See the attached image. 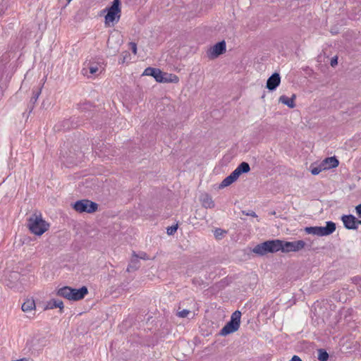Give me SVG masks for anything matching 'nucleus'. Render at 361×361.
<instances>
[{
	"label": "nucleus",
	"mask_w": 361,
	"mask_h": 361,
	"mask_svg": "<svg viewBox=\"0 0 361 361\" xmlns=\"http://www.w3.org/2000/svg\"><path fill=\"white\" fill-rule=\"evenodd\" d=\"M355 211H356L357 216L360 218H361V204H360L355 207Z\"/></svg>",
	"instance_id": "nucleus-35"
},
{
	"label": "nucleus",
	"mask_w": 361,
	"mask_h": 361,
	"mask_svg": "<svg viewBox=\"0 0 361 361\" xmlns=\"http://www.w3.org/2000/svg\"><path fill=\"white\" fill-rule=\"evenodd\" d=\"M252 252L255 254L260 255V256H263L267 253H270L267 240L264 243L257 245L253 248Z\"/></svg>",
	"instance_id": "nucleus-14"
},
{
	"label": "nucleus",
	"mask_w": 361,
	"mask_h": 361,
	"mask_svg": "<svg viewBox=\"0 0 361 361\" xmlns=\"http://www.w3.org/2000/svg\"><path fill=\"white\" fill-rule=\"evenodd\" d=\"M295 99V94H293L291 97H288L286 95H281L279 99V102L286 105L289 108H294L295 106V104L294 102Z\"/></svg>",
	"instance_id": "nucleus-16"
},
{
	"label": "nucleus",
	"mask_w": 361,
	"mask_h": 361,
	"mask_svg": "<svg viewBox=\"0 0 361 361\" xmlns=\"http://www.w3.org/2000/svg\"><path fill=\"white\" fill-rule=\"evenodd\" d=\"M344 226L349 230L357 228V225L361 224V220L356 219L353 215H343L341 218Z\"/></svg>",
	"instance_id": "nucleus-9"
},
{
	"label": "nucleus",
	"mask_w": 361,
	"mask_h": 361,
	"mask_svg": "<svg viewBox=\"0 0 361 361\" xmlns=\"http://www.w3.org/2000/svg\"><path fill=\"white\" fill-rule=\"evenodd\" d=\"M336 224L333 221H326L325 226H310L305 227V231L307 234L317 236H326L336 231Z\"/></svg>",
	"instance_id": "nucleus-2"
},
{
	"label": "nucleus",
	"mask_w": 361,
	"mask_h": 361,
	"mask_svg": "<svg viewBox=\"0 0 361 361\" xmlns=\"http://www.w3.org/2000/svg\"><path fill=\"white\" fill-rule=\"evenodd\" d=\"M48 307L50 309L59 308L61 310L63 308V302L58 299L51 300L49 304Z\"/></svg>",
	"instance_id": "nucleus-22"
},
{
	"label": "nucleus",
	"mask_w": 361,
	"mask_h": 361,
	"mask_svg": "<svg viewBox=\"0 0 361 361\" xmlns=\"http://www.w3.org/2000/svg\"><path fill=\"white\" fill-rule=\"evenodd\" d=\"M120 4V0H114L112 2V5L110 7L106 8L107 11V13L105 16L106 24L118 22L121 17Z\"/></svg>",
	"instance_id": "nucleus-5"
},
{
	"label": "nucleus",
	"mask_w": 361,
	"mask_h": 361,
	"mask_svg": "<svg viewBox=\"0 0 361 361\" xmlns=\"http://www.w3.org/2000/svg\"><path fill=\"white\" fill-rule=\"evenodd\" d=\"M88 293V290L86 286H82L79 289L73 288V291L71 294V300H80L85 298V296Z\"/></svg>",
	"instance_id": "nucleus-13"
},
{
	"label": "nucleus",
	"mask_w": 361,
	"mask_h": 361,
	"mask_svg": "<svg viewBox=\"0 0 361 361\" xmlns=\"http://www.w3.org/2000/svg\"><path fill=\"white\" fill-rule=\"evenodd\" d=\"M241 312L238 310L235 311L231 317V320L221 329L220 335L226 336L233 333L240 327Z\"/></svg>",
	"instance_id": "nucleus-4"
},
{
	"label": "nucleus",
	"mask_w": 361,
	"mask_h": 361,
	"mask_svg": "<svg viewBox=\"0 0 361 361\" xmlns=\"http://www.w3.org/2000/svg\"><path fill=\"white\" fill-rule=\"evenodd\" d=\"M32 104H31L30 102L28 104V108L30 109V111H32Z\"/></svg>",
	"instance_id": "nucleus-39"
},
{
	"label": "nucleus",
	"mask_w": 361,
	"mask_h": 361,
	"mask_svg": "<svg viewBox=\"0 0 361 361\" xmlns=\"http://www.w3.org/2000/svg\"><path fill=\"white\" fill-rule=\"evenodd\" d=\"M73 207L76 212L79 213L86 212L88 214H92L97 210L98 204L89 200L84 199L75 202Z\"/></svg>",
	"instance_id": "nucleus-6"
},
{
	"label": "nucleus",
	"mask_w": 361,
	"mask_h": 361,
	"mask_svg": "<svg viewBox=\"0 0 361 361\" xmlns=\"http://www.w3.org/2000/svg\"><path fill=\"white\" fill-rule=\"evenodd\" d=\"M226 45L225 41H221L212 47H211L207 51V56L209 59H216L221 54L226 51Z\"/></svg>",
	"instance_id": "nucleus-8"
},
{
	"label": "nucleus",
	"mask_w": 361,
	"mask_h": 361,
	"mask_svg": "<svg viewBox=\"0 0 361 361\" xmlns=\"http://www.w3.org/2000/svg\"><path fill=\"white\" fill-rule=\"evenodd\" d=\"M86 66L87 68L89 69V71L91 74H95L99 71L100 73L102 71V64L97 62L90 61L88 63H87Z\"/></svg>",
	"instance_id": "nucleus-17"
},
{
	"label": "nucleus",
	"mask_w": 361,
	"mask_h": 361,
	"mask_svg": "<svg viewBox=\"0 0 361 361\" xmlns=\"http://www.w3.org/2000/svg\"><path fill=\"white\" fill-rule=\"evenodd\" d=\"M310 171H311V173H312V175H318L320 172H322L324 170L322 169L321 165L319 164V165L315 166H313V165H311Z\"/></svg>",
	"instance_id": "nucleus-28"
},
{
	"label": "nucleus",
	"mask_w": 361,
	"mask_h": 361,
	"mask_svg": "<svg viewBox=\"0 0 361 361\" xmlns=\"http://www.w3.org/2000/svg\"><path fill=\"white\" fill-rule=\"evenodd\" d=\"M73 291V288H71L69 286H64L63 288H61L59 289L57 294L59 296L63 297L68 300H71V294Z\"/></svg>",
	"instance_id": "nucleus-18"
},
{
	"label": "nucleus",
	"mask_w": 361,
	"mask_h": 361,
	"mask_svg": "<svg viewBox=\"0 0 361 361\" xmlns=\"http://www.w3.org/2000/svg\"><path fill=\"white\" fill-rule=\"evenodd\" d=\"M129 47L131 49L133 53L134 54H137V44H136V43L133 42H130L129 43Z\"/></svg>",
	"instance_id": "nucleus-33"
},
{
	"label": "nucleus",
	"mask_w": 361,
	"mask_h": 361,
	"mask_svg": "<svg viewBox=\"0 0 361 361\" xmlns=\"http://www.w3.org/2000/svg\"><path fill=\"white\" fill-rule=\"evenodd\" d=\"M177 229H178L177 224L171 226L167 228V234L168 235H173L174 233L177 231Z\"/></svg>",
	"instance_id": "nucleus-30"
},
{
	"label": "nucleus",
	"mask_w": 361,
	"mask_h": 361,
	"mask_svg": "<svg viewBox=\"0 0 361 361\" xmlns=\"http://www.w3.org/2000/svg\"><path fill=\"white\" fill-rule=\"evenodd\" d=\"M138 263H139L138 259H135V258L131 260V263L128 265V267L127 268V271L130 272L131 271L136 270L137 269H138V267H139Z\"/></svg>",
	"instance_id": "nucleus-27"
},
{
	"label": "nucleus",
	"mask_w": 361,
	"mask_h": 361,
	"mask_svg": "<svg viewBox=\"0 0 361 361\" xmlns=\"http://www.w3.org/2000/svg\"><path fill=\"white\" fill-rule=\"evenodd\" d=\"M246 215L247 216H253V217H257V214L255 212L253 211H250L249 212L246 213Z\"/></svg>",
	"instance_id": "nucleus-38"
},
{
	"label": "nucleus",
	"mask_w": 361,
	"mask_h": 361,
	"mask_svg": "<svg viewBox=\"0 0 361 361\" xmlns=\"http://www.w3.org/2000/svg\"><path fill=\"white\" fill-rule=\"evenodd\" d=\"M27 226L35 235H42L49 229V224L42 219L40 214L35 213L28 219Z\"/></svg>",
	"instance_id": "nucleus-1"
},
{
	"label": "nucleus",
	"mask_w": 361,
	"mask_h": 361,
	"mask_svg": "<svg viewBox=\"0 0 361 361\" xmlns=\"http://www.w3.org/2000/svg\"><path fill=\"white\" fill-rule=\"evenodd\" d=\"M35 308V302L33 299H27L22 305V310L25 312L32 311Z\"/></svg>",
	"instance_id": "nucleus-19"
},
{
	"label": "nucleus",
	"mask_w": 361,
	"mask_h": 361,
	"mask_svg": "<svg viewBox=\"0 0 361 361\" xmlns=\"http://www.w3.org/2000/svg\"><path fill=\"white\" fill-rule=\"evenodd\" d=\"M201 201L202 203L203 207L205 208H213L214 207V202L212 200L211 196H209L207 194H205L202 196Z\"/></svg>",
	"instance_id": "nucleus-20"
},
{
	"label": "nucleus",
	"mask_w": 361,
	"mask_h": 361,
	"mask_svg": "<svg viewBox=\"0 0 361 361\" xmlns=\"http://www.w3.org/2000/svg\"><path fill=\"white\" fill-rule=\"evenodd\" d=\"M290 361H302L298 355H293Z\"/></svg>",
	"instance_id": "nucleus-37"
},
{
	"label": "nucleus",
	"mask_w": 361,
	"mask_h": 361,
	"mask_svg": "<svg viewBox=\"0 0 361 361\" xmlns=\"http://www.w3.org/2000/svg\"><path fill=\"white\" fill-rule=\"evenodd\" d=\"M270 253H274L282 250V240L279 239L267 240Z\"/></svg>",
	"instance_id": "nucleus-15"
},
{
	"label": "nucleus",
	"mask_w": 361,
	"mask_h": 361,
	"mask_svg": "<svg viewBox=\"0 0 361 361\" xmlns=\"http://www.w3.org/2000/svg\"><path fill=\"white\" fill-rule=\"evenodd\" d=\"M338 164L339 161L335 157H331L324 159L319 164L322 166V169L324 171L336 168L338 166Z\"/></svg>",
	"instance_id": "nucleus-12"
},
{
	"label": "nucleus",
	"mask_w": 361,
	"mask_h": 361,
	"mask_svg": "<svg viewBox=\"0 0 361 361\" xmlns=\"http://www.w3.org/2000/svg\"><path fill=\"white\" fill-rule=\"evenodd\" d=\"M189 313H190L189 310H183L181 311L178 312L177 315L179 317L184 318V317H188Z\"/></svg>",
	"instance_id": "nucleus-31"
},
{
	"label": "nucleus",
	"mask_w": 361,
	"mask_h": 361,
	"mask_svg": "<svg viewBox=\"0 0 361 361\" xmlns=\"http://www.w3.org/2000/svg\"><path fill=\"white\" fill-rule=\"evenodd\" d=\"M133 257H135V259H137L138 258L142 259H149V257L145 252H141L139 255H136L135 252H134Z\"/></svg>",
	"instance_id": "nucleus-29"
},
{
	"label": "nucleus",
	"mask_w": 361,
	"mask_h": 361,
	"mask_svg": "<svg viewBox=\"0 0 361 361\" xmlns=\"http://www.w3.org/2000/svg\"><path fill=\"white\" fill-rule=\"evenodd\" d=\"M317 358L319 361H326L329 358V354L326 350L320 348L317 350Z\"/></svg>",
	"instance_id": "nucleus-26"
},
{
	"label": "nucleus",
	"mask_w": 361,
	"mask_h": 361,
	"mask_svg": "<svg viewBox=\"0 0 361 361\" xmlns=\"http://www.w3.org/2000/svg\"><path fill=\"white\" fill-rule=\"evenodd\" d=\"M337 63H338V58L337 57L332 58V59L331 60V66H334Z\"/></svg>",
	"instance_id": "nucleus-36"
},
{
	"label": "nucleus",
	"mask_w": 361,
	"mask_h": 361,
	"mask_svg": "<svg viewBox=\"0 0 361 361\" xmlns=\"http://www.w3.org/2000/svg\"><path fill=\"white\" fill-rule=\"evenodd\" d=\"M178 81H179L178 77L174 74H169V73L163 74V80H161V82L177 83Z\"/></svg>",
	"instance_id": "nucleus-21"
},
{
	"label": "nucleus",
	"mask_w": 361,
	"mask_h": 361,
	"mask_svg": "<svg viewBox=\"0 0 361 361\" xmlns=\"http://www.w3.org/2000/svg\"><path fill=\"white\" fill-rule=\"evenodd\" d=\"M237 169L240 171V174L248 173L250 171V167L248 163L242 162L238 166Z\"/></svg>",
	"instance_id": "nucleus-23"
},
{
	"label": "nucleus",
	"mask_w": 361,
	"mask_h": 361,
	"mask_svg": "<svg viewBox=\"0 0 361 361\" xmlns=\"http://www.w3.org/2000/svg\"><path fill=\"white\" fill-rule=\"evenodd\" d=\"M281 82V77L278 73H273L267 81V88L271 91L276 89Z\"/></svg>",
	"instance_id": "nucleus-11"
},
{
	"label": "nucleus",
	"mask_w": 361,
	"mask_h": 361,
	"mask_svg": "<svg viewBox=\"0 0 361 361\" xmlns=\"http://www.w3.org/2000/svg\"><path fill=\"white\" fill-rule=\"evenodd\" d=\"M306 243L300 240L296 241L288 242L282 240V252H298L303 249Z\"/></svg>",
	"instance_id": "nucleus-7"
},
{
	"label": "nucleus",
	"mask_w": 361,
	"mask_h": 361,
	"mask_svg": "<svg viewBox=\"0 0 361 361\" xmlns=\"http://www.w3.org/2000/svg\"><path fill=\"white\" fill-rule=\"evenodd\" d=\"M241 312L238 310L235 311L231 317V320L221 329L220 335L226 336L233 333L240 327Z\"/></svg>",
	"instance_id": "nucleus-3"
},
{
	"label": "nucleus",
	"mask_w": 361,
	"mask_h": 361,
	"mask_svg": "<svg viewBox=\"0 0 361 361\" xmlns=\"http://www.w3.org/2000/svg\"><path fill=\"white\" fill-rule=\"evenodd\" d=\"M32 104H31L30 102L28 104V108L30 109V111H32Z\"/></svg>",
	"instance_id": "nucleus-40"
},
{
	"label": "nucleus",
	"mask_w": 361,
	"mask_h": 361,
	"mask_svg": "<svg viewBox=\"0 0 361 361\" xmlns=\"http://www.w3.org/2000/svg\"><path fill=\"white\" fill-rule=\"evenodd\" d=\"M224 231L220 228H217L216 229L215 232H214V235L216 237V238H219L220 235H222Z\"/></svg>",
	"instance_id": "nucleus-34"
},
{
	"label": "nucleus",
	"mask_w": 361,
	"mask_h": 361,
	"mask_svg": "<svg viewBox=\"0 0 361 361\" xmlns=\"http://www.w3.org/2000/svg\"><path fill=\"white\" fill-rule=\"evenodd\" d=\"M231 177L234 179V180H237L239 176L241 175L238 169L236 168L231 174Z\"/></svg>",
	"instance_id": "nucleus-32"
},
{
	"label": "nucleus",
	"mask_w": 361,
	"mask_h": 361,
	"mask_svg": "<svg viewBox=\"0 0 361 361\" xmlns=\"http://www.w3.org/2000/svg\"><path fill=\"white\" fill-rule=\"evenodd\" d=\"M40 94H41V88H38L36 90H33L32 96L30 99V103L32 104V109H34L35 104L37 102Z\"/></svg>",
	"instance_id": "nucleus-24"
},
{
	"label": "nucleus",
	"mask_w": 361,
	"mask_h": 361,
	"mask_svg": "<svg viewBox=\"0 0 361 361\" xmlns=\"http://www.w3.org/2000/svg\"><path fill=\"white\" fill-rule=\"evenodd\" d=\"M85 70H86V68H84L82 69V72H83V74H84V75L87 74V71H86Z\"/></svg>",
	"instance_id": "nucleus-41"
},
{
	"label": "nucleus",
	"mask_w": 361,
	"mask_h": 361,
	"mask_svg": "<svg viewBox=\"0 0 361 361\" xmlns=\"http://www.w3.org/2000/svg\"><path fill=\"white\" fill-rule=\"evenodd\" d=\"M163 73L159 68L148 67L145 68L143 73V75L152 76L157 82H161L163 80Z\"/></svg>",
	"instance_id": "nucleus-10"
},
{
	"label": "nucleus",
	"mask_w": 361,
	"mask_h": 361,
	"mask_svg": "<svg viewBox=\"0 0 361 361\" xmlns=\"http://www.w3.org/2000/svg\"><path fill=\"white\" fill-rule=\"evenodd\" d=\"M234 179L231 177V175L226 177L222 182L219 185V188H224L225 187H227L230 185H231L233 183H234Z\"/></svg>",
	"instance_id": "nucleus-25"
},
{
	"label": "nucleus",
	"mask_w": 361,
	"mask_h": 361,
	"mask_svg": "<svg viewBox=\"0 0 361 361\" xmlns=\"http://www.w3.org/2000/svg\"><path fill=\"white\" fill-rule=\"evenodd\" d=\"M68 2H70L71 0H67Z\"/></svg>",
	"instance_id": "nucleus-42"
}]
</instances>
